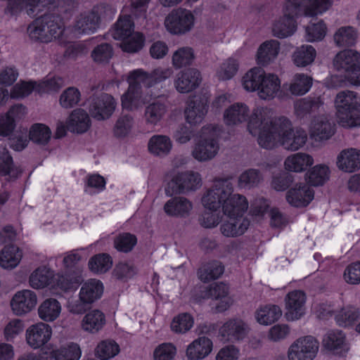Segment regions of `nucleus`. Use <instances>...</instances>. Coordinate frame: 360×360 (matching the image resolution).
I'll list each match as a JSON object with an SVG mask.
<instances>
[{
	"mask_svg": "<svg viewBox=\"0 0 360 360\" xmlns=\"http://www.w3.org/2000/svg\"><path fill=\"white\" fill-rule=\"evenodd\" d=\"M248 131L257 137L258 144L265 149L281 146L287 150L297 151L305 146L308 139L304 129L293 128L287 117L274 118L272 110L268 108H258L253 111Z\"/></svg>",
	"mask_w": 360,
	"mask_h": 360,
	"instance_id": "nucleus-1",
	"label": "nucleus"
},
{
	"mask_svg": "<svg viewBox=\"0 0 360 360\" xmlns=\"http://www.w3.org/2000/svg\"><path fill=\"white\" fill-rule=\"evenodd\" d=\"M233 187L229 178L216 179L210 188L202 198L205 208L216 211L220 207L228 219L223 221L220 231L226 237H237L248 229L250 221L243 217L248 210V202L240 194H233Z\"/></svg>",
	"mask_w": 360,
	"mask_h": 360,
	"instance_id": "nucleus-2",
	"label": "nucleus"
},
{
	"mask_svg": "<svg viewBox=\"0 0 360 360\" xmlns=\"http://www.w3.org/2000/svg\"><path fill=\"white\" fill-rule=\"evenodd\" d=\"M333 0H287L284 6V15L273 27L274 35L286 38L296 31L295 17L298 15L316 16L328 11Z\"/></svg>",
	"mask_w": 360,
	"mask_h": 360,
	"instance_id": "nucleus-3",
	"label": "nucleus"
},
{
	"mask_svg": "<svg viewBox=\"0 0 360 360\" xmlns=\"http://www.w3.org/2000/svg\"><path fill=\"white\" fill-rule=\"evenodd\" d=\"M172 75V70L169 68H158L150 73L142 69H136L129 72L127 81L129 84L127 91L121 97V104L123 109L134 111L145 103L141 85L147 88L169 78Z\"/></svg>",
	"mask_w": 360,
	"mask_h": 360,
	"instance_id": "nucleus-4",
	"label": "nucleus"
},
{
	"mask_svg": "<svg viewBox=\"0 0 360 360\" xmlns=\"http://www.w3.org/2000/svg\"><path fill=\"white\" fill-rule=\"evenodd\" d=\"M220 127L216 124L202 127L191 151L193 158L198 162H207L214 158L220 149Z\"/></svg>",
	"mask_w": 360,
	"mask_h": 360,
	"instance_id": "nucleus-5",
	"label": "nucleus"
},
{
	"mask_svg": "<svg viewBox=\"0 0 360 360\" xmlns=\"http://www.w3.org/2000/svg\"><path fill=\"white\" fill-rule=\"evenodd\" d=\"M65 31L62 20L53 15H44L34 20L27 27L31 40L41 43H49L60 38Z\"/></svg>",
	"mask_w": 360,
	"mask_h": 360,
	"instance_id": "nucleus-6",
	"label": "nucleus"
},
{
	"mask_svg": "<svg viewBox=\"0 0 360 360\" xmlns=\"http://www.w3.org/2000/svg\"><path fill=\"white\" fill-rule=\"evenodd\" d=\"M114 13L115 11L108 5H96L91 11L82 13L76 18L73 30L78 34H94L99 27L101 18Z\"/></svg>",
	"mask_w": 360,
	"mask_h": 360,
	"instance_id": "nucleus-7",
	"label": "nucleus"
},
{
	"mask_svg": "<svg viewBox=\"0 0 360 360\" xmlns=\"http://www.w3.org/2000/svg\"><path fill=\"white\" fill-rule=\"evenodd\" d=\"M319 342L311 335L301 337L294 341L287 352L288 360H314L319 352Z\"/></svg>",
	"mask_w": 360,
	"mask_h": 360,
	"instance_id": "nucleus-8",
	"label": "nucleus"
},
{
	"mask_svg": "<svg viewBox=\"0 0 360 360\" xmlns=\"http://www.w3.org/2000/svg\"><path fill=\"white\" fill-rule=\"evenodd\" d=\"M195 17L192 12L184 8L174 9L165 20L167 30L174 34H185L193 27Z\"/></svg>",
	"mask_w": 360,
	"mask_h": 360,
	"instance_id": "nucleus-9",
	"label": "nucleus"
},
{
	"mask_svg": "<svg viewBox=\"0 0 360 360\" xmlns=\"http://www.w3.org/2000/svg\"><path fill=\"white\" fill-rule=\"evenodd\" d=\"M87 103L91 117L99 121L110 118L117 107L114 97L105 93L91 96Z\"/></svg>",
	"mask_w": 360,
	"mask_h": 360,
	"instance_id": "nucleus-10",
	"label": "nucleus"
},
{
	"mask_svg": "<svg viewBox=\"0 0 360 360\" xmlns=\"http://www.w3.org/2000/svg\"><path fill=\"white\" fill-rule=\"evenodd\" d=\"M202 184L201 175L194 171L187 170L177 172L172 176L169 185L172 191L177 193H186L195 191Z\"/></svg>",
	"mask_w": 360,
	"mask_h": 360,
	"instance_id": "nucleus-11",
	"label": "nucleus"
},
{
	"mask_svg": "<svg viewBox=\"0 0 360 360\" xmlns=\"http://www.w3.org/2000/svg\"><path fill=\"white\" fill-rule=\"evenodd\" d=\"M52 333V328L49 324L39 322L31 325L26 330V342L31 348L40 349L50 341Z\"/></svg>",
	"mask_w": 360,
	"mask_h": 360,
	"instance_id": "nucleus-12",
	"label": "nucleus"
},
{
	"mask_svg": "<svg viewBox=\"0 0 360 360\" xmlns=\"http://www.w3.org/2000/svg\"><path fill=\"white\" fill-rule=\"evenodd\" d=\"M5 13L11 15H18L25 11L30 16L34 17L42 11L49 4V0H7Z\"/></svg>",
	"mask_w": 360,
	"mask_h": 360,
	"instance_id": "nucleus-13",
	"label": "nucleus"
},
{
	"mask_svg": "<svg viewBox=\"0 0 360 360\" xmlns=\"http://www.w3.org/2000/svg\"><path fill=\"white\" fill-rule=\"evenodd\" d=\"M36 294L30 290L17 292L11 301L13 312L17 316L25 315L31 311L37 305Z\"/></svg>",
	"mask_w": 360,
	"mask_h": 360,
	"instance_id": "nucleus-14",
	"label": "nucleus"
},
{
	"mask_svg": "<svg viewBox=\"0 0 360 360\" xmlns=\"http://www.w3.org/2000/svg\"><path fill=\"white\" fill-rule=\"evenodd\" d=\"M254 108L251 113L249 107L244 103H235L229 106L224 112V121L228 126H235L249 121L252 117L253 111L258 108ZM248 130V124H247Z\"/></svg>",
	"mask_w": 360,
	"mask_h": 360,
	"instance_id": "nucleus-15",
	"label": "nucleus"
},
{
	"mask_svg": "<svg viewBox=\"0 0 360 360\" xmlns=\"http://www.w3.org/2000/svg\"><path fill=\"white\" fill-rule=\"evenodd\" d=\"M335 124L327 115L315 117L309 129L310 137L315 141L328 140L335 134Z\"/></svg>",
	"mask_w": 360,
	"mask_h": 360,
	"instance_id": "nucleus-16",
	"label": "nucleus"
},
{
	"mask_svg": "<svg viewBox=\"0 0 360 360\" xmlns=\"http://www.w3.org/2000/svg\"><path fill=\"white\" fill-rule=\"evenodd\" d=\"M305 294L301 290L290 292L285 298V317L288 321L300 319L304 314Z\"/></svg>",
	"mask_w": 360,
	"mask_h": 360,
	"instance_id": "nucleus-17",
	"label": "nucleus"
},
{
	"mask_svg": "<svg viewBox=\"0 0 360 360\" xmlns=\"http://www.w3.org/2000/svg\"><path fill=\"white\" fill-rule=\"evenodd\" d=\"M248 326L239 319H232L226 321L219 328V334L226 342L243 340L247 335Z\"/></svg>",
	"mask_w": 360,
	"mask_h": 360,
	"instance_id": "nucleus-18",
	"label": "nucleus"
},
{
	"mask_svg": "<svg viewBox=\"0 0 360 360\" xmlns=\"http://www.w3.org/2000/svg\"><path fill=\"white\" fill-rule=\"evenodd\" d=\"M26 108L22 104L13 105L8 111L0 115V135L6 136L13 132L15 123L26 115Z\"/></svg>",
	"mask_w": 360,
	"mask_h": 360,
	"instance_id": "nucleus-19",
	"label": "nucleus"
},
{
	"mask_svg": "<svg viewBox=\"0 0 360 360\" xmlns=\"http://www.w3.org/2000/svg\"><path fill=\"white\" fill-rule=\"evenodd\" d=\"M200 82V72L193 68H188L176 75L174 84L178 92L186 94L195 89Z\"/></svg>",
	"mask_w": 360,
	"mask_h": 360,
	"instance_id": "nucleus-20",
	"label": "nucleus"
},
{
	"mask_svg": "<svg viewBox=\"0 0 360 360\" xmlns=\"http://www.w3.org/2000/svg\"><path fill=\"white\" fill-rule=\"evenodd\" d=\"M360 65V53L352 49L339 51L333 59L335 68L347 75Z\"/></svg>",
	"mask_w": 360,
	"mask_h": 360,
	"instance_id": "nucleus-21",
	"label": "nucleus"
},
{
	"mask_svg": "<svg viewBox=\"0 0 360 360\" xmlns=\"http://www.w3.org/2000/svg\"><path fill=\"white\" fill-rule=\"evenodd\" d=\"M314 192L310 186L305 184H296L286 193L288 202L295 207L307 206L314 199Z\"/></svg>",
	"mask_w": 360,
	"mask_h": 360,
	"instance_id": "nucleus-22",
	"label": "nucleus"
},
{
	"mask_svg": "<svg viewBox=\"0 0 360 360\" xmlns=\"http://www.w3.org/2000/svg\"><path fill=\"white\" fill-rule=\"evenodd\" d=\"M359 103L360 97L357 93L349 90L339 92L335 98L337 122Z\"/></svg>",
	"mask_w": 360,
	"mask_h": 360,
	"instance_id": "nucleus-23",
	"label": "nucleus"
},
{
	"mask_svg": "<svg viewBox=\"0 0 360 360\" xmlns=\"http://www.w3.org/2000/svg\"><path fill=\"white\" fill-rule=\"evenodd\" d=\"M337 167L342 172L352 173L360 169V150L349 148L342 150L337 157Z\"/></svg>",
	"mask_w": 360,
	"mask_h": 360,
	"instance_id": "nucleus-24",
	"label": "nucleus"
},
{
	"mask_svg": "<svg viewBox=\"0 0 360 360\" xmlns=\"http://www.w3.org/2000/svg\"><path fill=\"white\" fill-rule=\"evenodd\" d=\"M212 341L205 337H199L192 341L186 347V356L188 360H202L212 351Z\"/></svg>",
	"mask_w": 360,
	"mask_h": 360,
	"instance_id": "nucleus-25",
	"label": "nucleus"
},
{
	"mask_svg": "<svg viewBox=\"0 0 360 360\" xmlns=\"http://www.w3.org/2000/svg\"><path fill=\"white\" fill-rule=\"evenodd\" d=\"M193 208V202L185 197H174L165 204V213L172 217H186Z\"/></svg>",
	"mask_w": 360,
	"mask_h": 360,
	"instance_id": "nucleus-26",
	"label": "nucleus"
},
{
	"mask_svg": "<svg viewBox=\"0 0 360 360\" xmlns=\"http://www.w3.org/2000/svg\"><path fill=\"white\" fill-rule=\"evenodd\" d=\"M280 91L281 79L278 75L265 72L257 92L259 98L262 100L270 101L274 99Z\"/></svg>",
	"mask_w": 360,
	"mask_h": 360,
	"instance_id": "nucleus-27",
	"label": "nucleus"
},
{
	"mask_svg": "<svg viewBox=\"0 0 360 360\" xmlns=\"http://www.w3.org/2000/svg\"><path fill=\"white\" fill-rule=\"evenodd\" d=\"M207 112V101L194 97L184 110L186 120L190 124L200 123Z\"/></svg>",
	"mask_w": 360,
	"mask_h": 360,
	"instance_id": "nucleus-28",
	"label": "nucleus"
},
{
	"mask_svg": "<svg viewBox=\"0 0 360 360\" xmlns=\"http://www.w3.org/2000/svg\"><path fill=\"white\" fill-rule=\"evenodd\" d=\"M168 108L165 102L155 101L149 103L144 110L143 118L148 126L158 125L167 113Z\"/></svg>",
	"mask_w": 360,
	"mask_h": 360,
	"instance_id": "nucleus-29",
	"label": "nucleus"
},
{
	"mask_svg": "<svg viewBox=\"0 0 360 360\" xmlns=\"http://www.w3.org/2000/svg\"><path fill=\"white\" fill-rule=\"evenodd\" d=\"M280 52V43L277 40H268L258 48L256 54L257 63L266 66L276 60Z\"/></svg>",
	"mask_w": 360,
	"mask_h": 360,
	"instance_id": "nucleus-30",
	"label": "nucleus"
},
{
	"mask_svg": "<svg viewBox=\"0 0 360 360\" xmlns=\"http://www.w3.org/2000/svg\"><path fill=\"white\" fill-rule=\"evenodd\" d=\"M91 126V120L87 112L82 108L74 110L67 121V128L74 133L86 132Z\"/></svg>",
	"mask_w": 360,
	"mask_h": 360,
	"instance_id": "nucleus-31",
	"label": "nucleus"
},
{
	"mask_svg": "<svg viewBox=\"0 0 360 360\" xmlns=\"http://www.w3.org/2000/svg\"><path fill=\"white\" fill-rule=\"evenodd\" d=\"M314 162L311 155L300 152L288 156L285 160L284 167L289 172L300 173L304 172Z\"/></svg>",
	"mask_w": 360,
	"mask_h": 360,
	"instance_id": "nucleus-32",
	"label": "nucleus"
},
{
	"mask_svg": "<svg viewBox=\"0 0 360 360\" xmlns=\"http://www.w3.org/2000/svg\"><path fill=\"white\" fill-rule=\"evenodd\" d=\"M282 316V311L278 305L268 304L259 307L255 312L257 323L263 326L271 325Z\"/></svg>",
	"mask_w": 360,
	"mask_h": 360,
	"instance_id": "nucleus-33",
	"label": "nucleus"
},
{
	"mask_svg": "<svg viewBox=\"0 0 360 360\" xmlns=\"http://www.w3.org/2000/svg\"><path fill=\"white\" fill-rule=\"evenodd\" d=\"M103 292V285L99 280L91 278L86 281L82 286L79 296L90 304L101 298Z\"/></svg>",
	"mask_w": 360,
	"mask_h": 360,
	"instance_id": "nucleus-34",
	"label": "nucleus"
},
{
	"mask_svg": "<svg viewBox=\"0 0 360 360\" xmlns=\"http://www.w3.org/2000/svg\"><path fill=\"white\" fill-rule=\"evenodd\" d=\"M358 35L355 27L350 25L342 26L335 32L333 41L338 47H349L356 44Z\"/></svg>",
	"mask_w": 360,
	"mask_h": 360,
	"instance_id": "nucleus-35",
	"label": "nucleus"
},
{
	"mask_svg": "<svg viewBox=\"0 0 360 360\" xmlns=\"http://www.w3.org/2000/svg\"><path fill=\"white\" fill-rule=\"evenodd\" d=\"M22 257V251L17 246H5L0 253V266L5 269H15L20 264Z\"/></svg>",
	"mask_w": 360,
	"mask_h": 360,
	"instance_id": "nucleus-36",
	"label": "nucleus"
},
{
	"mask_svg": "<svg viewBox=\"0 0 360 360\" xmlns=\"http://www.w3.org/2000/svg\"><path fill=\"white\" fill-rule=\"evenodd\" d=\"M105 323L104 314L98 309L88 312L82 321V328L84 331L96 333L103 328Z\"/></svg>",
	"mask_w": 360,
	"mask_h": 360,
	"instance_id": "nucleus-37",
	"label": "nucleus"
},
{
	"mask_svg": "<svg viewBox=\"0 0 360 360\" xmlns=\"http://www.w3.org/2000/svg\"><path fill=\"white\" fill-rule=\"evenodd\" d=\"M313 79L304 73L295 74L288 85V91L294 96H303L309 91Z\"/></svg>",
	"mask_w": 360,
	"mask_h": 360,
	"instance_id": "nucleus-38",
	"label": "nucleus"
},
{
	"mask_svg": "<svg viewBox=\"0 0 360 360\" xmlns=\"http://www.w3.org/2000/svg\"><path fill=\"white\" fill-rule=\"evenodd\" d=\"M61 309V305L57 300L46 299L38 308L39 317L45 322H52L60 316Z\"/></svg>",
	"mask_w": 360,
	"mask_h": 360,
	"instance_id": "nucleus-39",
	"label": "nucleus"
},
{
	"mask_svg": "<svg viewBox=\"0 0 360 360\" xmlns=\"http://www.w3.org/2000/svg\"><path fill=\"white\" fill-rule=\"evenodd\" d=\"M323 103L320 97H307L297 100L294 104L295 112L297 117L304 116L315 112L322 107Z\"/></svg>",
	"mask_w": 360,
	"mask_h": 360,
	"instance_id": "nucleus-40",
	"label": "nucleus"
},
{
	"mask_svg": "<svg viewBox=\"0 0 360 360\" xmlns=\"http://www.w3.org/2000/svg\"><path fill=\"white\" fill-rule=\"evenodd\" d=\"M316 56V49L311 45H302L295 49L292 60L297 67L304 68L311 64Z\"/></svg>",
	"mask_w": 360,
	"mask_h": 360,
	"instance_id": "nucleus-41",
	"label": "nucleus"
},
{
	"mask_svg": "<svg viewBox=\"0 0 360 360\" xmlns=\"http://www.w3.org/2000/svg\"><path fill=\"white\" fill-rule=\"evenodd\" d=\"M172 148L170 139L165 135H153L148 141L149 152L157 156L167 155Z\"/></svg>",
	"mask_w": 360,
	"mask_h": 360,
	"instance_id": "nucleus-42",
	"label": "nucleus"
},
{
	"mask_svg": "<svg viewBox=\"0 0 360 360\" xmlns=\"http://www.w3.org/2000/svg\"><path fill=\"white\" fill-rule=\"evenodd\" d=\"M265 72L259 68H253L248 70L242 77V86L249 92L257 93L259 91Z\"/></svg>",
	"mask_w": 360,
	"mask_h": 360,
	"instance_id": "nucleus-43",
	"label": "nucleus"
},
{
	"mask_svg": "<svg viewBox=\"0 0 360 360\" xmlns=\"http://www.w3.org/2000/svg\"><path fill=\"white\" fill-rule=\"evenodd\" d=\"M82 350L79 345L75 342H70L53 349L51 356L55 360H79Z\"/></svg>",
	"mask_w": 360,
	"mask_h": 360,
	"instance_id": "nucleus-44",
	"label": "nucleus"
},
{
	"mask_svg": "<svg viewBox=\"0 0 360 360\" xmlns=\"http://www.w3.org/2000/svg\"><path fill=\"white\" fill-rule=\"evenodd\" d=\"M224 271V267L221 262L213 261L202 265L198 271L200 281L206 283L219 278Z\"/></svg>",
	"mask_w": 360,
	"mask_h": 360,
	"instance_id": "nucleus-45",
	"label": "nucleus"
},
{
	"mask_svg": "<svg viewBox=\"0 0 360 360\" xmlns=\"http://www.w3.org/2000/svg\"><path fill=\"white\" fill-rule=\"evenodd\" d=\"M330 174V169L326 165H317L306 173V179L311 186H322L329 179Z\"/></svg>",
	"mask_w": 360,
	"mask_h": 360,
	"instance_id": "nucleus-46",
	"label": "nucleus"
},
{
	"mask_svg": "<svg viewBox=\"0 0 360 360\" xmlns=\"http://www.w3.org/2000/svg\"><path fill=\"white\" fill-rule=\"evenodd\" d=\"M323 345L334 353H340L345 346V336L341 330H330L324 336Z\"/></svg>",
	"mask_w": 360,
	"mask_h": 360,
	"instance_id": "nucleus-47",
	"label": "nucleus"
},
{
	"mask_svg": "<svg viewBox=\"0 0 360 360\" xmlns=\"http://www.w3.org/2000/svg\"><path fill=\"white\" fill-rule=\"evenodd\" d=\"M57 285L63 290H69L76 288L82 281V269L76 268L71 272L58 275Z\"/></svg>",
	"mask_w": 360,
	"mask_h": 360,
	"instance_id": "nucleus-48",
	"label": "nucleus"
},
{
	"mask_svg": "<svg viewBox=\"0 0 360 360\" xmlns=\"http://www.w3.org/2000/svg\"><path fill=\"white\" fill-rule=\"evenodd\" d=\"M134 24L130 15L120 16L112 30L111 35L115 39H125L134 32Z\"/></svg>",
	"mask_w": 360,
	"mask_h": 360,
	"instance_id": "nucleus-49",
	"label": "nucleus"
},
{
	"mask_svg": "<svg viewBox=\"0 0 360 360\" xmlns=\"http://www.w3.org/2000/svg\"><path fill=\"white\" fill-rule=\"evenodd\" d=\"M53 271L46 266H40L34 270L30 276V285L35 289L48 285L53 278Z\"/></svg>",
	"mask_w": 360,
	"mask_h": 360,
	"instance_id": "nucleus-50",
	"label": "nucleus"
},
{
	"mask_svg": "<svg viewBox=\"0 0 360 360\" xmlns=\"http://www.w3.org/2000/svg\"><path fill=\"white\" fill-rule=\"evenodd\" d=\"M135 121L132 115H122L115 122L113 134L117 138H124L131 134Z\"/></svg>",
	"mask_w": 360,
	"mask_h": 360,
	"instance_id": "nucleus-51",
	"label": "nucleus"
},
{
	"mask_svg": "<svg viewBox=\"0 0 360 360\" xmlns=\"http://www.w3.org/2000/svg\"><path fill=\"white\" fill-rule=\"evenodd\" d=\"M89 269L95 274H103L108 271L112 265L111 257L105 253L98 254L89 261Z\"/></svg>",
	"mask_w": 360,
	"mask_h": 360,
	"instance_id": "nucleus-52",
	"label": "nucleus"
},
{
	"mask_svg": "<svg viewBox=\"0 0 360 360\" xmlns=\"http://www.w3.org/2000/svg\"><path fill=\"white\" fill-rule=\"evenodd\" d=\"M120 352V346L113 340L101 341L95 349V354L101 360H108Z\"/></svg>",
	"mask_w": 360,
	"mask_h": 360,
	"instance_id": "nucleus-53",
	"label": "nucleus"
},
{
	"mask_svg": "<svg viewBox=\"0 0 360 360\" xmlns=\"http://www.w3.org/2000/svg\"><path fill=\"white\" fill-rule=\"evenodd\" d=\"M120 47L123 51L127 53H136L139 51L144 45L145 37L140 32H134L127 36L125 39H121Z\"/></svg>",
	"mask_w": 360,
	"mask_h": 360,
	"instance_id": "nucleus-54",
	"label": "nucleus"
},
{
	"mask_svg": "<svg viewBox=\"0 0 360 360\" xmlns=\"http://www.w3.org/2000/svg\"><path fill=\"white\" fill-rule=\"evenodd\" d=\"M335 318L339 326L346 327L353 324L360 318V311L358 308L347 306L339 311Z\"/></svg>",
	"mask_w": 360,
	"mask_h": 360,
	"instance_id": "nucleus-55",
	"label": "nucleus"
},
{
	"mask_svg": "<svg viewBox=\"0 0 360 360\" xmlns=\"http://www.w3.org/2000/svg\"><path fill=\"white\" fill-rule=\"evenodd\" d=\"M194 324L193 316L188 313H181L174 317L171 322V330L175 333H186Z\"/></svg>",
	"mask_w": 360,
	"mask_h": 360,
	"instance_id": "nucleus-56",
	"label": "nucleus"
},
{
	"mask_svg": "<svg viewBox=\"0 0 360 360\" xmlns=\"http://www.w3.org/2000/svg\"><path fill=\"white\" fill-rule=\"evenodd\" d=\"M263 179L261 172L256 169L245 170L238 178V186L243 188H251L257 186Z\"/></svg>",
	"mask_w": 360,
	"mask_h": 360,
	"instance_id": "nucleus-57",
	"label": "nucleus"
},
{
	"mask_svg": "<svg viewBox=\"0 0 360 360\" xmlns=\"http://www.w3.org/2000/svg\"><path fill=\"white\" fill-rule=\"evenodd\" d=\"M238 68V60L233 58H229L220 65L216 75L219 80H229L236 75Z\"/></svg>",
	"mask_w": 360,
	"mask_h": 360,
	"instance_id": "nucleus-58",
	"label": "nucleus"
},
{
	"mask_svg": "<svg viewBox=\"0 0 360 360\" xmlns=\"http://www.w3.org/2000/svg\"><path fill=\"white\" fill-rule=\"evenodd\" d=\"M21 170L14 168L13 166V159L8 154L6 148L0 150V175H9L11 177L16 178L21 174Z\"/></svg>",
	"mask_w": 360,
	"mask_h": 360,
	"instance_id": "nucleus-59",
	"label": "nucleus"
},
{
	"mask_svg": "<svg viewBox=\"0 0 360 360\" xmlns=\"http://www.w3.org/2000/svg\"><path fill=\"white\" fill-rule=\"evenodd\" d=\"M30 139L39 144H46L51 139V131L49 127L44 124H34L30 129Z\"/></svg>",
	"mask_w": 360,
	"mask_h": 360,
	"instance_id": "nucleus-60",
	"label": "nucleus"
},
{
	"mask_svg": "<svg viewBox=\"0 0 360 360\" xmlns=\"http://www.w3.org/2000/svg\"><path fill=\"white\" fill-rule=\"evenodd\" d=\"M36 92L44 94L51 91H57L64 86V80L61 77H46L39 82H36Z\"/></svg>",
	"mask_w": 360,
	"mask_h": 360,
	"instance_id": "nucleus-61",
	"label": "nucleus"
},
{
	"mask_svg": "<svg viewBox=\"0 0 360 360\" xmlns=\"http://www.w3.org/2000/svg\"><path fill=\"white\" fill-rule=\"evenodd\" d=\"M81 96V93L77 88L68 87L60 94L59 104L63 108H72L79 103Z\"/></svg>",
	"mask_w": 360,
	"mask_h": 360,
	"instance_id": "nucleus-62",
	"label": "nucleus"
},
{
	"mask_svg": "<svg viewBox=\"0 0 360 360\" xmlns=\"http://www.w3.org/2000/svg\"><path fill=\"white\" fill-rule=\"evenodd\" d=\"M194 59L193 50L185 46L177 49L172 56V65L176 68H181L190 65Z\"/></svg>",
	"mask_w": 360,
	"mask_h": 360,
	"instance_id": "nucleus-63",
	"label": "nucleus"
},
{
	"mask_svg": "<svg viewBox=\"0 0 360 360\" xmlns=\"http://www.w3.org/2000/svg\"><path fill=\"white\" fill-rule=\"evenodd\" d=\"M137 243L136 236L130 233H122L115 238L114 247L122 252H129L133 250Z\"/></svg>",
	"mask_w": 360,
	"mask_h": 360,
	"instance_id": "nucleus-64",
	"label": "nucleus"
}]
</instances>
